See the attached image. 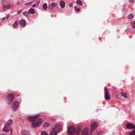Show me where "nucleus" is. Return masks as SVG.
<instances>
[{
  "label": "nucleus",
  "instance_id": "obj_1",
  "mask_svg": "<svg viewBox=\"0 0 135 135\" xmlns=\"http://www.w3.org/2000/svg\"><path fill=\"white\" fill-rule=\"evenodd\" d=\"M38 116V115H37L33 116L28 117V120L29 122H32V127L33 128H35L36 126H38L40 125L42 122V119H39L37 122H36V118Z\"/></svg>",
  "mask_w": 135,
  "mask_h": 135
},
{
  "label": "nucleus",
  "instance_id": "obj_2",
  "mask_svg": "<svg viewBox=\"0 0 135 135\" xmlns=\"http://www.w3.org/2000/svg\"><path fill=\"white\" fill-rule=\"evenodd\" d=\"M61 126L57 125L53 128L51 131L50 135H56L57 132L61 130Z\"/></svg>",
  "mask_w": 135,
  "mask_h": 135
},
{
  "label": "nucleus",
  "instance_id": "obj_3",
  "mask_svg": "<svg viewBox=\"0 0 135 135\" xmlns=\"http://www.w3.org/2000/svg\"><path fill=\"white\" fill-rule=\"evenodd\" d=\"M75 129L73 126H70L68 127V133L69 135H74L75 132Z\"/></svg>",
  "mask_w": 135,
  "mask_h": 135
},
{
  "label": "nucleus",
  "instance_id": "obj_4",
  "mask_svg": "<svg viewBox=\"0 0 135 135\" xmlns=\"http://www.w3.org/2000/svg\"><path fill=\"white\" fill-rule=\"evenodd\" d=\"M105 96L104 97L105 100H108L110 98V96L109 93V91L107 87L105 86L104 88Z\"/></svg>",
  "mask_w": 135,
  "mask_h": 135
},
{
  "label": "nucleus",
  "instance_id": "obj_5",
  "mask_svg": "<svg viewBox=\"0 0 135 135\" xmlns=\"http://www.w3.org/2000/svg\"><path fill=\"white\" fill-rule=\"evenodd\" d=\"M98 124L95 122L92 123L91 124L90 132H92L97 127Z\"/></svg>",
  "mask_w": 135,
  "mask_h": 135
},
{
  "label": "nucleus",
  "instance_id": "obj_6",
  "mask_svg": "<svg viewBox=\"0 0 135 135\" xmlns=\"http://www.w3.org/2000/svg\"><path fill=\"white\" fill-rule=\"evenodd\" d=\"M18 106V101H16L15 102L12 106V109L13 110L16 111L17 109Z\"/></svg>",
  "mask_w": 135,
  "mask_h": 135
},
{
  "label": "nucleus",
  "instance_id": "obj_7",
  "mask_svg": "<svg viewBox=\"0 0 135 135\" xmlns=\"http://www.w3.org/2000/svg\"><path fill=\"white\" fill-rule=\"evenodd\" d=\"M7 100L9 101V103H11L13 100L14 98V95L12 94H10L8 95Z\"/></svg>",
  "mask_w": 135,
  "mask_h": 135
},
{
  "label": "nucleus",
  "instance_id": "obj_8",
  "mask_svg": "<svg viewBox=\"0 0 135 135\" xmlns=\"http://www.w3.org/2000/svg\"><path fill=\"white\" fill-rule=\"evenodd\" d=\"M57 5L56 3L53 2L52 3L49 4L48 6V9L50 10H52L53 9V8L56 6Z\"/></svg>",
  "mask_w": 135,
  "mask_h": 135
},
{
  "label": "nucleus",
  "instance_id": "obj_9",
  "mask_svg": "<svg viewBox=\"0 0 135 135\" xmlns=\"http://www.w3.org/2000/svg\"><path fill=\"white\" fill-rule=\"evenodd\" d=\"M126 126L127 128L128 129H135V126L132 124L127 123Z\"/></svg>",
  "mask_w": 135,
  "mask_h": 135
},
{
  "label": "nucleus",
  "instance_id": "obj_10",
  "mask_svg": "<svg viewBox=\"0 0 135 135\" xmlns=\"http://www.w3.org/2000/svg\"><path fill=\"white\" fill-rule=\"evenodd\" d=\"M10 130V126L5 125L3 129V130L6 132H9Z\"/></svg>",
  "mask_w": 135,
  "mask_h": 135
},
{
  "label": "nucleus",
  "instance_id": "obj_11",
  "mask_svg": "<svg viewBox=\"0 0 135 135\" xmlns=\"http://www.w3.org/2000/svg\"><path fill=\"white\" fill-rule=\"evenodd\" d=\"M20 24L21 26H24L26 25V22L25 20L22 19L20 21Z\"/></svg>",
  "mask_w": 135,
  "mask_h": 135
},
{
  "label": "nucleus",
  "instance_id": "obj_12",
  "mask_svg": "<svg viewBox=\"0 0 135 135\" xmlns=\"http://www.w3.org/2000/svg\"><path fill=\"white\" fill-rule=\"evenodd\" d=\"M22 135H30V133L29 131H23L21 132Z\"/></svg>",
  "mask_w": 135,
  "mask_h": 135
},
{
  "label": "nucleus",
  "instance_id": "obj_13",
  "mask_svg": "<svg viewBox=\"0 0 135 135\" xmlns=\"http://www.w3.org/2000/svg\"><path fill=\"white\" fill-rule=\"evenodd\" d=\"M88 131L87 129L85 128L83 129L81 135H88Z\"/></svg>",
  "mask_w": 135,
  "mask_h": 135
},
{
  "label": "nucleus",
  "instance_id": "obj_14",
  "mask_svg": "<svg viewBox=\"0 0 135 135\" xmlns=\"http://www.w3.org/2000/svg\"><path fill=\"white\" fill-rule=\"evenodd\" d=\"M60 5L62 8H64L65 6V2L63 1H61L60 2Z\"/></svg>",
  "mask_w": 135,
  "mask_h": 135
},
{
  "label": "nucleus",
  "instance_id": "obj_15",
  "mask_svg": "<svg viewBox=\"0 0 135 135\" xmlns=\"http://www.w3.org/2000/svg\"><path fill=\"white\" fill-rule=\"evenodd\" d=\"M10 7L11 6L10 4H8L3 6V9L4 10H7L9 9Z\"/></svg>",
  "mask_w": 135,
  "mask_h": 135
},
{
  "label": "nucleus",
  "instance_id": "obj_16",
  "mask_svg": "<svg viewBox=\"0 0 135 135\" xmlns=\"http://www.w3.org/2000/svg\"><path fill=\"white\" fill-rule=\"evenodd\" d=\"M28 12L30 14H33L35 13V11L34 9L31 8L30 10H29Z\"/></svg>",
  "mask_w": 135,
  "mask_h": 135
},
{
  "label": "nucleus",
  "instance_id": "obj_17",
  "mask_svg": "<svg viewBox=\"0 0 135 135\" xmlns=\"http://www.w3.org/2000/svg\"><path fill=\"white\" fill-rule=\"evenodd\" d=\"M120 94L122 96L124 97L125 98L127 97V94L126 93L124 92H121L120 93Z\"/></svg>",
  "mask_w": 135,
  "mask_h": 135
},
{
  "label": "nucleus",
  "instance_id": "obj_18",
  "mask_svg": "<svg viewBox=\"0 0 135 135\" xmlns=\"http://www.w3.org/2000/svg\"><path fill=\"white\" fill-rule=\"evenodd\" d=\"M80 128L79 127H78L76 130V134L77 135H79L80 132Z\"/></svg>",
  "mask_w": 135,
  "mask_h": 135
},
{
  "label": "nucleus",
  "instance_id": "obj_19",
  "mask_svg": "<svg viewBox=\"0 0 135 135\" xmlns=\"http://www.w3.org/2000/svg\"><path fill=\"white\" fill-rule=\"evenodd\" d=\"M13 123V121L11 119L9 120L7 122V124L6 125L10 126Z\"/></svg>",
  "mask_w": 135,
  "mask_h": 135
},
{
  "label": "nucleus",
  "instance_id": "obj_20",
  "mask_svg": "<svg viewBox=\"0 0 135 135\" xmlns=\"http://www.w3.org/2000/svg\"><path fill=\"white\" fill-rule=\"evenodd\" d=\"M18 24V22L17 21H16L13 25V27L15 28L17 27Z\"/></svg>",
  "mask_w": 135,
  "mask_h": 135
},
{
  "label": "nucleus",
  "instance_id": "obj_21",
  "mask_svg": "<svg viewBox=\"0 0 135 135\" xmlns=\"http://www.w3.org/2000/svg\"><path fill=\"white\" fill-rule=\"evenodd\" d=\"M130 135H135V130H133L129 133Z\"/></svg>",
  "mask_w": 135,
  "mask_h": 135
},
{
  "label": "nucleus",
  "instance_id": "obj_22",
  "mask_svg": "<svg viewBox=\"0 0 135 135\" xmlns=\"http://www.w3.org/2000/svg\"><path fill=\"white\" fill-rule=\"evenodd\" d=\"M133 15L132 14H130L128 15V18L129 19H131L133 17Z\"/></svg>",
  "mask_w": 135,
  "mask_h": 135
},
{
  "label": "nucleus",
  "instance_id": "obj_23",
  "mask_svg": "<svg viewBox=\"0 0 135 135\" xmlns=\"http://www.w3.org/2000/svg\"><path fill=\"white\" fill-rule=\"evenodd\" d=\"M76 2V3L78 4H79V5L81 6L82 5V4H83L82 3L80 0H78Z\"/></svg>",
  "mask_w": 135,
  "mask_h": 135
},
{
  "label": "nucleus",
  "instance_id": "obj_24",
  "mask_svg": "<svg viewBox=\"0 0 135 135\" xmlns=\"http://www.w3.org/2000/svg\"><path fill=\"white\" fill-rule=\"evenodd\" d=\"M47 6L46 3L44 4L42 6V7L44 9H45L47 8Z\"/></svg>",
  "mask_w": 135,
  "mask_h": 135
},
{
  "label": "nucleus",
  "instance_id": "obj_25",
  "mask_svg": "<svg viewBox=\"0 0 135 135\" xmlns=\"http://www.w3.org/2000/svg\"><path fill=\"white\" fill-rule=\"evenodd\" d=\"M41 135H49V134L45 131H43L41 132Z\"/></svg>",
  "mask_w": 135,
  "mask_h": 135
},
{
  "label": "nucleus",
  "instance_id": "obj_26",
  "mask_svg": "<svg viewBox=\"0 0 135 135\" xmlns=\"http://www.w3.org/2000/svg\"><path fill=\"white\" fill-rule=\"evenodd\" d=\"M131 23L132 26V27L133 28H135V21H133L131 22Z\"/></svg>",
  "mask_w": 135,
  "mask_h": 135
},
{
  "label": "nucleus",
  "instance_id": "obj_27",
  "mask_svg": "<svg viewBox=\"0 0 135 135\" xmlns=\"http://www.w3.org/2000/svg\"><path fill=\"white\" fill-rule=\"evenodd\" d=\"M28 12H27L26 11V12H24L23 13V15L26 17H27L28 16Z\"/></svg>",
  "mask_w": 135,
  "mask_h": 135
},
{
  "label": "nucleus",
  "instance_id": "obj_28",
  "mask_svg": "<svg viewBox=\"0 0 135 135\" xmlns=\"http://www.w3.org/2000/svg\"><path fill=\"white\" fill-rule=\"evenodd\" d=\"M49 125V124L47 123H45L43 124V126L45 127H47Z\"/></svg>",
  "mask_w": 135,
  "mask_h": 135
},
{
  "label": "nucleus",
  "instance_id": "obj_29",
  "mask_svg": "<svg viewBox=\"0 0 135 135\" xmlns=\"http://www.w3.org/2000/svg\"><path fill=\"white\" fill-rule=\"evenodd\" d=\"M75 10L76 11L78 12H79L80 11V8L78 7L77 6H76L75 7Z\"/></svg>",
  "mask_w": 135,
  "mask_h": 135
},
{
  "label": "nucleus",
  "instance_id": "obj_30",
  "mask_svg": "<svg viewBox=\"0 0 135 135\" xmlns=\"http://www.w3.org/2000/svg\"><path fill=\"white\" fill-rule=\"evenodd\" d=\"M33 2H28L27 3H25L24 5L26 6H28V5L31 4V3H32Z\"/></svg>",
  "mask_w": 135,
  "mask_h": 135
},
{
  "label": "nucleus",
  "instance_id": "obj_31",
  "mask_svg": "<svg viewBox=\"0 0 135 135\" xmlns=\"http://www.w3.org/2000/svg\"><path fill=\"white\" fill-rule=\"evenodd\" d=\"M22 11L23 10H22V9H21L19 11H17V14H19L20 13H21Z\"/></svg>",
  "mask_w": 135,
  "mask_h": 135
},
{
  "label": "nucleus",
  "instance_id": "obj_32",
  "mask_svg": "<svg viewBox=\"0 0 135 135\" xmlns=\"http://www.w3.org/2000/svg\"><path fill=\"white\" fill-rule=\"evenodd\" d=\"M40 3V1H38L36 3V5H37V6H38V5Z\"/></svg>",
  "mask_w": 135,
  "mask_h": 135
},
{
  "label": "nucleus",
  "instance_id": "obj_33",
  "mask_svg": "<svg viewBox=\"0 0 135 135\" xmlns=\"http://www.w3.org/2000/svg\"><path fill=\"white\" fill-rule=\"evenodd\" d=\"M134 0H129V3H132L134 2Z\"/></svg>",
  "mask_w": 135,
  "mask_h": 135
},
{
  "label": "nucleus",
  "instance_id": "obj_34",
  "mask_svg": "<svg viewBox=\"0 0 135 135\" xmlns=\"http://www.w3.org/2000/svg\"><path fill=\"white\" fill-rule=\"evenodd\" d=\"M36 6V4H34L33 5V6H32V7L33 8L34 7H35Z\"/></svg>",
  "mask_w": 135,
  "mask_h": 135
},
{
  "label": "nucleus",
  "instance_id": "obj_35",
  "mask_svg": "<svg viewBox=\"0 0 135 135\" xmlns=\"http://www.w3.org/2000/svg\"><path fill=\"white\" fill-rule=\"evenodd\" d=\"M124 10L125 11H127V8H126L124 9Z\"/></svg>",
  "mask_w": 135,
  "mask_h": 135
},
{
  "label": "nucleus",
  "instance_id": "obj_36",
  "mask_svg": "<svg viewBox=\"0 0 135 135\" xmlns=\"http://www.w3.org/2000/svg\"><path fill=\"white\" fill-rule=\"evenodd\" d=\"M9 16V15H8L6 17V19H8Z\"/></svg>",
  "mask_w": 135,
  "mask_h": 135
},
{
  "label": "nucleus",
  "instance_id": "obj_37",
  "mask_svg": "<svg viewBox=\"0 0 135 135\" xmlns=\"http://www.w3.org/2000/svg\"><path fill=\"white\" fill-rule=\"evenodd\" d=\"M5 17H3L2 18V19L3 20H4L5 19Z\"/></svg>",
  "mask_w": 135,
  "mask_h": 135
},
{
  "label": "nucleus",
  "instance_id": "obj_38",
  "mask_svg": "<svg viewBox=\"0 0 135 135\" xmlns=\"http://www.w3.org/2000/svg\"><path fill=\"white\" fill-rule=\"evenodd\" d=\"M72 4H69V6H70V7H71L72 6Z\"/></svg>",
  "mask_w": 135,
  "mask_h": 135
},
{
  "label": "nucleus",
  "instance_id": "obj_39",
  "mask_svg": "<svg viewBox=\"0 0 135 135\" xmlns=\"http://www.w3.org/2000/svg\"><path fill=\"white\" fill-rule=\"evenodd\" d=\"M0 135H5L3 134H0Z\"/></svg>",
  "mask_w": 135,
  "mask_h": 135
},
{
  "label": "nucleus",
  "instance_id": "obj_40",
  "mask_svg": "<svg viewBox=\"0 0 135 135\" xmlns=\"http://www.w3.org/2000/svg\"><path fill=\"white\" fill-rule=\"evenodd\" d=\"M12 130H11V133H12Z\"/></svg>",
  "mask_w": 135,
  "mask_h": 135
},
{
  "label": "nucleus",
  "instance_id": "obj_41",
  "mask_svg": "<svg viewBox=\"0 0 135 135\" xmlns=\"http://www.w3.org/2000/svg\"><path fill=\"white\" fill-rule=\"evenodd\" d=\"M1 25V24L0 23V25Z\"/></svg>",
  "mask_w": 135,
  "mask_h": 135
}]
</instances>
